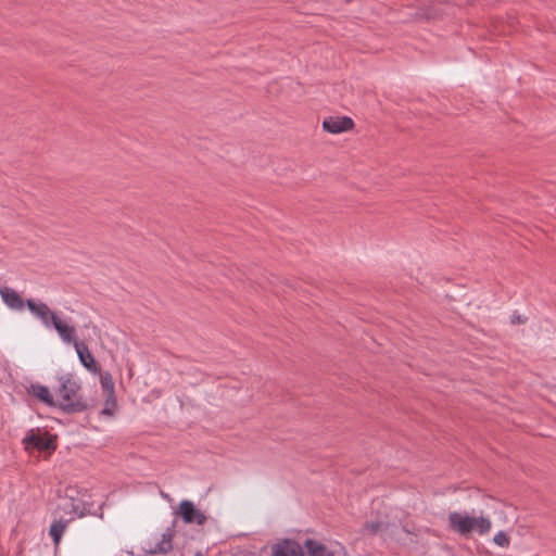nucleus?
<instances>
[{"mask_svg": "<svg viewBox=\"0 0 556 556\" xmlns=\"http://www.w3.org/2000/svg\"><path fill=\"white\" fill-rule=\"evenodd\" d=\"M383 526H384V523L381 521L367 522L365 525V530L369 531L370 533H377L378 531H380L382 529Z\"/></svg>", "mask_w": 556, "mask_h": 556, "instance_id": "obj_18", "label": "nucleus"}, {"mask_svg": "<svg viewBox=\"0 0 556 556\" xmlns=\"http://www.w3.org/2000/svg\"><path fill=\"white\" fill-rule=\"evenodd\" d=\"M353 127L354 122L349 116H327L323 121L324 130L332 135L352 130Z\"/></svg>", "mask_w": 556, "mask_h": 556, "instance_id": "obj_6", "label": "nucleus"}, {"mask_svg": "<svg viewBox=\"0 0 556 556\" xmlns=\"http://www.w3.org/2000/svg\"><path fill=\"white\" fill-rule=\"evenodd\" d=\"M66 508L70 513H72L74 516L83 517L86 515L85 510H79L78 507L75 505L74 501L71 500L66 503Z\"/></svg>", "mask_w": 556, "mask_h": 556, "instance_id": "obj_17", "label": "nucleus"}, {"mask_svg": "<svg viewBox=\"0 0 556 556\" xmlns=\"http://www.w3.org/2000/svg\"><path fill=\"white\" fill-rule=\"evenodd\" d=\"M29 393H31L35 397H37L39 401L43 402L46 405L50 407L56 406V401L51 394L49 388L46 386L38 383L31 384L29 388Z\"/></svg>", "mask_w": 556, "mask_h": 556, "instance_id": "obj_11", "label": "nucleus"}, {"mask_svg": "<svg viewBox=\"0 0 556 556\" xmlns=\"http://www.w3.org/2000/svg\"><path fill=\"white\" fill-rule=\"evenodd\" d=\"M0 295L4 304L11 309L21 311L26 304L21 295L11 288L4 287L0 289Z\"/></svg>", "mask_w": 556, "mask_h": 556, "instance_id": "obj_10", "label": "nucleus"}, {"mask_svg": "<svg viewBox=\"0 0 556 556\" xmlns=\"http://www.w3.org/2000/svg\"><path fill=\"white\" fill-rule=\"evenodd\" d=\"M308 556H336V554L318 541L307 539L304 543Z\"/></svg>", "mask_w": 556, "mask_h": 556, "instance_id": "obj_12", "label": "nucleus"}, {"mask_svg": "<svg viewBox=\"0 0 556 556\" xmlns=\"http://www.w3.org/2000/svg\"><path fill=\"white\" fill-rule=\"evenodd\" d=\"M176 534L175 523L167 527L164 532L159 536L154 538L153 545H150L149 552L151 554H166L173 548V539Z\"/></svg>", "mask_w": 556, "mask_h": 556, "instance_id": "obj_7", "label": "nucleus"}, {"mask_svg": "<svg viewBox=\"0 0 556 556\" xmlns=\"http://www.w3.org/2000/svg\"><path fill=\"white\" fill-rule=\"evenodd\" d=\"M177 514L181 517L185 523H197L202 526L207 519L206 515L197 508L194 503L189 500H184L179 503Z\"/></svg>", "mask_w": 556, "mask_h": 556, "instance_id": "obj_5", "label": "nucleus"}, {"mask_svg": "<svg viewBox=\"0 0 556 556\" xmlns=\"http://www.w3.org/2000/svg\"><path fill=\"white\" fill-rule=\"evenodd\" d=\"M26 306L29 312L41 321L46 328H53L61 341L73 340V325L61 319L56 312L50 309V307L43 302H36L31 299L26 301Z\"/></svg>", "mask_w": 556, "mask_h": 556, "instance_id": "obj_2", "label": "nucleus"}, {"mask_svg": "<svg viewBox=\"0 0 556 556\" xmlns=\"http://www.w3.org/2000/svg\"><path fill=\"white\" fill-rule=\"evenodd\" d=\"M450 528L462 536H469L472 532L484 535L490 532L492 522L484 516H469L466 513L452 511L448 515Z\"/></svg>", "mask_w": 556, "mask_h": 556, "instance_id": "obj_3", "label": "nucleus"}, {"mask_svg": "<svg viewBox=\"0 0 556 556\" xmlns=\"http://www.w3.org/2000/svg\"><path fill=\"white\" fill-rule=\"evenodd\" d=\"M70 520L58 519L50 526V536L54 545H59Z\"/></svg>", "mask_w": 556, "mask_h": 556, "instance_id": "obj_13", "label": "nucleus"}, {"mask_svg": "<svg viewBox=\"0 0 556 556\" xmlns=\"http://www.w3.org/2000/svg\"><path fill=\"white\" fill-rule=\"evenodd\" d=\"M493 542L494 544H496L497 546L500 547H508L509 544H510V539L508 536V534L504 531H498L494 534L493 536Z\"/></svg>", "mask_w": 556, "mask_h": 556, "instance_id": "obj_15", "label": "nucleus"}, {"mask_svg": "<svg viewBox=\"0 0 556 556\" xmlns=\"http://www.w3.org/2000/svg\"><path fill=\"white\" fill-rule=\"evenodd\" d=\"M511 324H523L526 321V318L520 316L519 314L514 313L510 316Z\"/></svg>", "mask_w": 556, "mask_h": 556, "instance_id": "obj_19", "label": "nucleus"}, {"mask_svg": "<svg viewBox=\"0 0 556 556\" xmlns=\"http://www.w3.org/2000/svg\"><path fill=\"white\" fill-rule=\"evenodd\" d=\"M271 556H303V547L293 540H283L273 546Z\"/></svg>", "mask_w": 556, "mask_h": 556, "instance_id": "obj_8", "label": "nucleus"}, {"mask_svg": "<svg viewBox=\"0 0 556 556\" xmlns=\"http://www.w3.org/2000/svg\"><path fill=\"white\" fill-rule=\"evenodd\" d=\"M79 390L80 384L71 374L59 377V388L55 391L56 406L67 414L85 410L87 405L79 395Z\"/></svg>", "mask_w": 556, "mask_h": 556, "instance_id": "obj_1", "label": "nucleus"}, {"mask_svg": "<svg viewBox=\"0 0 556 556\" xmlns=\"http://www.w3.org/2000/svg\"><path fill=\"white\" fill-rule=\"evenodd\" d=\"M100 383L106 395L112 397V395L114 394V381L112 375L110 372L101 374Z\"/></svg>", "mask_w": 556, "mask_h": 556, "instance_id": "obj_14", "label": "nucleus"}, {"mask_svg": "<svg viewBox=\"0 0 556 556\" xmlns=\"http://www.w3.org/2000/svg\"><path fill=\"white\" fill-rule=\"evenodd\" d=\"M72 338H73V340H71V341H62V342L64 344H72L75 348V351L77 353L79 362L86 369H88L90 372H93V374L99 372L100 368L98 367L96 359H94L93 355L91 354V352L89 351L88 346L84 342L77 340L75 326L73 327Z\"/></svg>", "mask_w": 556, "mask_h": 556, "instance_id": "obj_4", "label": "nucleus"}, {"mask_svg": "<svg viewBox=\"0 0 556 556\" xmlns=\"http://www.w3.org/2000/svg\"><path fill=\"white\" fill-rule=\"evenodd\" d=\"M115 408H116V400H115L114 394L112 395V397H110L108 395L105 404H104V408L102 409V414L112 416L114 414Z\"/></svg>", "mask_w": 556, "mask_h": 556, "instance_id": "obj_16", "label": "nucleus"}, {"mask_svg": "<svg viewBox=\"0 0 556 556\" xmlns=\"http://www.w3.org/2000/svg\"><path fill=\"white\" fill-rule=\"evenodd\" d=\"M24 442L39 451L52 450L55 447L52 438L46 432H34L30 431L28 435L24 439Z\"/></svg>", "mask_w": 556, "mask_h": 556, "instance_id": "obj_9", "label": "nucleus"}]
</instances>
